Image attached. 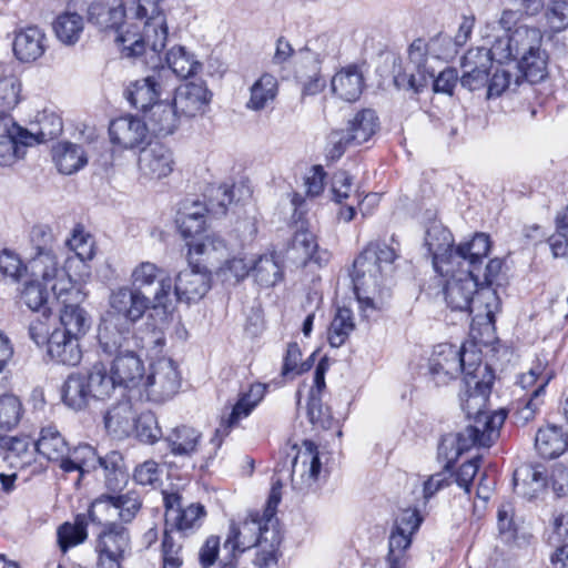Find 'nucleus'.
<instances>
[{
  "label": "nucleus",
  "mask_w": 568,
  "mask_h": 568,
  "mask_svg": "<svg viewBox=\"0 0 568 568\" xmlns=\"http://www.w3.org/2000/svg\"><path fill=\"white\" fill-rule=\"evenodd\" d=\"M537 33L536 39L526 40V45H520L518 51V68L523 77L530 83H537L547 75L548 55L541 50L542 34L539 29L530 28Z\"/></svg>",
  "instance_id": "obj_21"
},
{
  "label": "nucleus",
  "mask_w": 568,
  "mask_h": 568,
  "mask_svg": "<svg viewBox=\"0 0 568 568\" xmlns=\"http://www.w3.org/2000/svg\"><path fill=\"white\" fill-rule=\"evenodd\" d=\"M162 0H133L128 7L129 17L143 23V36L135 39L129 34H120L118 41L123 45L128 57H140L150 53L151 59L161 62L160 53L166 45L168 24L163 10L160 7Z\"/></svg>",
  "instance_id": "obj_4"
},
{
  "label": "nucleus",
  "mask_w": 568,
  "mask_h": 568,
  "mask_svg": "<svg viewBox=\"0 0 568 568\" xmlns=\"http://www.w3.org/2000/svg\"><path fill=\"white\" fill-rule=\"evenodd\" d=\"M47 49L45 33L36 26L20 29L14 33L12 50L14 57L23 63L38 60Z\"/></svg>",
  "instance_id": "obj_26"
},
{
  "label": "nucleus",
  "mask_w": 568,
  "mask_h": 568,
  "mask_svg": "<svg viewBox=\"0 0 568 568\" xmlns=\"http://www.w3.org/2000/svg\"><path fill=\"white\" fill-rule=\"evenodd\" d=\"M331 88L335 95L347 102L359 99L364 89V77L356 65L341 69L331 80Z\"/></svg>",
  "instance_id": "obj_35"
},
{
  "label": "nucleus",
  "mask_w": 568,
  "mask_h": 568,
  "mask_svg": "<svg viewBox=\"0 0 568 568\" xmlns=\"http://www.w3.org/2000/svg\"><path fill=\"white\" fill-rule=\"evenodd\" d=\"M153 302L150 297L131 286H121L113 290L109 297L110 310L108 317H115L119 322L134 327L145 312L151 307Z\"/></svg>",
  "instance_id": "obj_14"
},
{
  "label": "nucleus",
  "mask_w": 568,
  "mask_h": 568,
  "mask_svg": "<svg viewBox=\"0 0 568 568\" xmlns=\"http://www.w3.org/2000/svg\"><path fill=\"white\" fill-rule=\"evenodd\" d=\"M118 387L133 389L142 386L144 366L140 357L129 348L125 353L114 356L110 369Z\"/></svg>",
  "instance_id": "obj_25"
},
{
  "label": "nucleus",
  "mask_w": 568,
  "mask_h": 568,
  "mask_svg": "<svg viewBox=\"0 0 568 568\" xmlns=\"http://www.w3.org/2000/svg\"><path fill=\"white\" fill-rule=\"evenodd\" d=\"M439 456H444L447 459V463L445 465V469L442 473H437L432 475L428 480L424 484V498L428 500L432 498L438 490H440L444 487L449 486L452 478H453V463L458 457L455 456V445L454 446H447L444 449V453L440 454L438 450Z\"/></svg>",
  "instance_id": "obj_56"
},
{
  "label": "nucleus",
  "mask_w": 568,
  "mask_h": 568,
  "mask_svg": "<svg viewBox=\"0 0 568 568\" xmlns=\"http://www.w3.org/2000/svg\"><path fill=\"white\" fill-rule=\"evenodd\" d=\"M98 467L103 471L104 483L109 490H120L128 481L129 471L120 452L112 450L99 456Z\"/></svg>",
  "instance_id": "obj_42"
},
{
  "label": "nucleus",
  "mask_w": 568,
  "mask_h": 568,
  "mask_svg": "<svg viewBox=\"0 0 568 568\" xmlns=\"http://www.w3.org/2000/svg\"><path fill=\"white\" fill-rule=\"evenodd\" d=\"M321 469L317 445L312 440H304L292 464L293 488L301 493L314 490Z\"/></svg>",
  "instance_id": "obj_18"
},
{
  "label": "nucleus",
  "mask_w": 568,
  "mask_h": 568,
  "mask_svg": "<svg viewBox=\"0 0 568 568\" xmlns=\"http://www.w3.org/2000/svg\"><path fill=\"white\" fill-rule=\"evenodd\" d=\"M51 290L62 305L60 323L63 328L60 332L83 336L90 327V321L87 312L79 305L80 291L72 284L69 275L55 280Z\"/></svg>",
  "instance_id": "obj_10"
},
{
  "label": "nucleus",
  "mask_w": 568,
  "mask_h": 568,
  "mask_svg": "<svg viewBox=\"0 0 568 568\" xmlns=\"http://www.w3.org/2000/svg\"><path fill=\"white\" fill-rule=\"evenodd\" d=\"M109 135L113 144L125 150H143L149 144V128L135 116L114 119L109 125Z\"/></svg>",
  "instance_id": "obj_20"
},
{
  "label": "nucleus",
  "mask_w": 568,
  "mask_h": 568,
  "mask_svg": "<svg viewBox=\"0 0 568 568\" xmlns=\"http://www.w3.org/2000/svg\"><path fill=\"white\" fill-rule=\"evenodd\" d=\"M23 405L20 398L13 394H3L0 396V429L10 432L21 422L23 416Z\"/></svg>",
  "instance_id": "obj_57"
},
{
  "label": "nucleus",
  "mask_w": 568,
  "mask_h": 568,
  "mask_svg": "<svg viewBox=\"0 0 568 568\" xmlns=\"http://www.w3.org/2000/svg\"><path fill=\"white\" fill-rule=\"evenodd\" d=\"M273 530L280 529L266 521L260 510H252L243 521L231 523L224 549L230 550L232 556H235L236 551L244 552L260 542L262 545Z\"/></svg>",
  "instance_id": "obj_11"
},
{
  "label": "nucleus",
  "mask_w": 568,
  "mask_h": 568,
  "mask_svg": "<svg viewBox=\"0 0 568 568\" xmlns=\"http://www.w3.org/2000/svg\"><path fill=\"white\" fill-rule=\"evenodd\" d=\"M30 243L36 251L33 255V268L47 283L68 274L58 267L54 254V235L47 224H37L31 229Z\"/></svg>",
  "instance_id": "obj_13"
},
{
  "label": "nucleus",
  "mask_w": 568,
  "mask_h": 568,
  "mask_svg": "<svg viewBox=\"0 0 568 568\" xmlns=\"http://www.w3.org/2000/svg\"><path fill=\"white\" fill-rule=\"evenodd\" d=\"M544 405V397L529 395L527 398L518 399L511 408V419L516 425L525 426L535 419L540 407Z\"/></svg>",
  "instance_id": "obj_62"
},
{
  "label": "nucleus",
  "mask_w": 568,
  "mask_h": 568,
  "mask_svg": "<svg viewBox=\"0 0 568 568\" xmlns=\"http://www.w3.org/2000/svg\"><path fill=\"white\" fill-rule=\"evenodd\" d=\"M427 43L423 39L414 40L408 48L407 64L394 75L395 85L418 93L433 81L435 92L452 94L458 82L457 70L446 68L435 77V71L427 65Z\"/></svg>",
  "instance_id": "obj_5"
},
{
  "label": "nucleus",
  "mask_w": 568,
  "mask_h": 568,
  "mask_svg": "<svg viewBox=\"0 0 568 568\" xmlns=\"http://www.w3.org/2000/svg\"><path fill=\"white\" fill-rule=\"evenodd\" d=\"M211 288V275L205 268L192 265L181 271L175 280L174 295L187 304L199 302Z\"/></svg>",
  "instance_id": "obj_22"
},
{
  "label": "nucleus",
  "mask_w": 568,
  "mask_h": 568,
  "mask_svg": "<svg viewBox=\"0 0 568 568\" xmlns=\"http://www.w3.org/2000/svg\"><path fill=\"white\" fill-rule=\"evenodd\" d=\"M0 447L7 452V459L11 463L17 462L19 467H24L31 463L34 455V440L28 436L0 437Z\"/></svg>",
  "instance_id": "obj_51"
},
{
  "label": "nucleus",
  "mask_w": 568,
  "mask_h": 568,
  "mask_svg": "<svg viewBox=\"0 0 568 568\" xmlns=\"http://www.w3.org/2000/svg\"><path fill=\"white\" fill-rule=\"evenodd\" d=\"M481 352L475 345L460 348L448 343H442L434 347L428 359V373L432 381L437 385H447L450 381L463 373L468 377V373H474L483 366Z\"/></svg>",
  "instance_id": "obj_7"
},
{
  "label": "nucleus",
  "mask_w": 568,
  "mask_h": 568,
  "mask_svg": "<svg viewBox=\"0 0 568 568\" xmlns=\"http://www.w3.org/2000/svg\"><path fill=\"white\" fill-rule=\"evenodd\" d=\"M116 516V505L114 495L103 494L95 498L88 510V517L91 524L101 528L105 524H115L113 518Z\"/></svg>",
  "instance_id": "obj_58"
},
{
  "label": "nucleus",
  "mask_w": 568,
  "mask_h": 568,
  "mask_svg": "<svg viewBox=\"0 0 568 568\" xmlns=\"http://www.w3.org/2000/svg\"><path fill=\"white\" fill-rule=\"evenodd\" d=\"M143 114L149 132L160 136L172 134L179 128L182 118L169 99H161Z\"/></svg>",
  "instance_id": "obj_27"
},
{
  "label": "nucleus",
  "mask_w": 568,
  "mask_h": 568,
  "mask_svg": "<svg viewBox=\"0 0 568 568\" xmlns=\"http://www.w3.org/2000/svg\"><path fill=\"white\" fill-rule=\"evenodd\" d=\"M126 14H129V10L125 8V0H93L88 8L89 23H92L100 30H114L116 37L120 34H129L131 38L135 36V39L142 37L143 32L139 34L131 33L129 30L125 32L120 31ZM115 42L121 48L123 57L129 58L123 51V45L118 41V38H115Z\"/></svg>",
  "instance_id": "obj_16"
},
{
  "label": "nucleus",
  "mask_w": 568,
  "mask_h": 568,
  "mask_svg": "<svg viewBox=\"0 0 568 568\" xmlns=\"http://www.w3.org/2000/svg\"><path fill=\"white\" fill-rule=\"evenodd\" d=\"M95 535L97 568H122L125 552L130 549V535L120 524H105Z\"/></svg>",
  "instance_id": "obj_12"
},
{
  "label": "nucleus",
  "mask_w": 568,
  "mask_h": 568,
  "mask_svg": "<svg viewBox=\"0 0 568 568\" xmlns=\"http://www.w3.org/2000/svg\"><path fill=\"white\" fill-rule=\"evenodd\" d=\"M78 336L54 329L48 339V355L58 364L75 366L81 362L82 352Z\"/></svg>",
  "instance_id": "obj_29"
},
{
  "label": "nucleus",
  "mask_w": 568,
  "mask_h": 568,
  "mask_svg": "<svg viewBox=\"0 0 568 568\" xmlns=\"http://www.w3.org/2000/svg\"><path fill=\"white\" fill-rule=\"evenodd\" d=\"M83 375L92 400H105L118 388L116 382L103 363H95Z\"/></svg>",
  "instance_id": "obj_44"
},
{
  "label": "nucleus",
  "mask_w": 568,
  "mask_h": 568,
  "mask_svg": "<svg viewBox=\"0 0 568 568\" xmlns=\"http://www.w3.org/2000/svg\"><path fill=\"white\" fill-rule=\"evenodd\" d=\"M99 455L95 449L88 444H80L73 448L69 446L65 457L58 464L62 471H79L81 476L98 468Z\"/></svg>",
  "instance_id": "obj_41"
},
{
  "label": "nucleus",
  "mask_w": 568,
  "mask_h": 568,
  "mask_svg": "<svg viewBox=\"0 0 568 568\" xmlns=\"http://www.w3.org/2000/svg\"><path fill=\"white\" fill-rule=\"evenodd\" d=\"M556 376L552 367L549 366L546 358L537 357L530 369L519 377V384L524 389H532L530 395L544 397L546 387Z\"/></svg>",
  "instance_id": "obj_46"
},
{
  "label": "nucleus",
  "mask_w": 568,
  "mask_h": 568,
  "mask_svg": "<svg viewBox=\"0 0 568 568\" xmlns=\"http://www.w3.org/2000/svg\"><path fill=\"white\" fill-rule=\"evenodd\" d=\"M53 30L61 42L74 44L83 31V19L75 12H64L57 17Z\"/></svg>",
  "instance_id": "obj_54"
},
{
  "label": "nucleus",
  "mask_w": 568,
  "mask_h": 568,
  "mask_svg": "<svg viewBox=\"0 0 568 568\" xmlns=\"http://www.w3.org/2000/svg\"><path fill=\"white\" fill-rule=\"evenodd\" d=\"M282 541V536L280 530L271 531V536L263 540V544H257L255 547L258 548L254 565L260 568H267L270 566L276 565L278 559V547Z\"/></svg>",
  "instance_id": "obj_63"
},
{
  "label": "nucleus",
  "mask_w": 568,
  "mask_h": 568,
  "mask_svg": "<svg viewBox=\"0 0 568 568\" xmlns=\"http://www.w3.org/2000/svg\"><path fill=\"white\" fill-rule=\"evenodd\" d=\"M183 546L171 530L164 529L161 541L162 568H180L183 565Z\"/></svg>",
  "instance_id": "obj_61"
},
{
  "label": "nucleus",
  "mask_w": 568,
  "mask_h": 568,
  "mask_svg": "<svg viewBox=\"0 0 568 568\" xmlns=\"http://www.w3.org/2000/svg\"><path fill=\"white\" fill-rule=\"evenodd\" d=\"M28 146L31 145L22 138V128L10 115L0 116V165L9 166L23 158Z\"/></svg>",
  "instance_id": "obj_24"
},
{
  "label": "nucleus",
  "mask_w": 568,
  "mask_h": 568,
  "mask_svg": "<svg viewBox=\"0 0 568 568\" xmlns=\"http://www.w3.org/2000/svg\"><path fill=\"white\" fill-rule=\"evenodd\" d=\"M545 18L554 32L568 28V0H546Z\"/></svg>",
  "instance_id": "obj_64"
},
{
  "label": "nucleus",
  "mask_w": 568,
  "mask_h": 568,
  "mask_svg": "<svg viewBox=\"0 0 568 568\" xmlns=\"http://www.w3.org/2000/svg\"><path fill=\"white\" fill-rule=\"evenodd\" d=\"M63 131L62 119L54 112H43L32 130L22 128V138L36 145L57 139Z\"/></svg>",
  "instance_id": "obj_43"
},
{
  "label": "nucleus",
  "mask_w": 568,
  "mask_h": 568,
  "mask_svg": "<svg viewBox=\"0 0 568 568\" xmlns=\"http://www.w3.org/2000/svg\"><path fill=\"white\" fill-rule=\"evenodd\" d=\"M180 386L181 375L178 366L171 358L165 357L151 364L150 374L142 384L149 399L154 402L172 398Z\"/></svg>",
  "instance_id": "obj_15"
},
{
  "label": "nucleus",
  "mask_w": 568,
  "mask_h": 568,
  "mask_svg": "<svg viewBox=\"0 0 568 568\" xmlns=\"http://www.w3.org/2000/svg\"><path fill=\"white\" fill-rule=\"evenodd\" d=\"M140 168L146 175L168 178L173 172L172 152L162 144L141 150Z\"/></svg>",
  "instance_id": "obj_38"
},
{
  "label": "nucleus",
  "mask_w": 568,
  "mask_h": 568,
  "mask_svg": "<svg viewBox=\"0 0 568 568\" xmlns=\"http://www.w3.org/2000/svg\"><path fill=\"white\" fill-rule=\"evenodd\" d=\"M53 161L61 174L71 175L84 168L89 158L83 146L63 142L53 149Z\"/></svg>",
  "instance_id": "obj_40"
},
{
  "label": "nucleus",
  "mask_w": 568,
  "mask_h": 568,
  "mask_svg": "<svg viewBox=\"0 0 568 568\" xmlns=\"http://www.w3.org/2000/svg\"><path fill=\"white\" fill-rule=\"evenodd\" d=\"M172 89L171 71L163 64H156L148 75L130 82L124 97L133 108L144 113Z\"/></svg>",
  "instance_id": "obj_8"
},
{
  "label": "nucleus",
  "mask_w": 568,
  "mask_h": 568,
  "mask_svg": "<svg viewBox=\"0 0 568 568\" xmlns=\"http://www.w3.org/2000/svg\"><path fill=\"white\" fill-rule=\"evenodd\" d=\"M158 283L159 288L154 293L153 307L168 308L171 304L172 280L168 272L155 263L145 261L139 263L131 272L132 288L142 291Z\"/></svg>",
  "instance_id": "obj_17"
},
{
  "label": "nucleus",
  "mask_w": 568,
  "mask_h": 568,
  "mask_svg": "<svg viewBox=\"0 0 568 568\" xmlns=\"http://www.w3.org/2000/svg\"><path fill=\"white\" fill-rule=\"evenodd\" d=\"M425 246L433 260V266L439 275L453 272V252L455 251L452 232L442 224H432L425 234Z\"/></svg>",
  "instance_id": "obj_19"
},
{
  "label": "nucleus",
  "mask_w": 568,
  "mask_h": 568,
  "mask_svg": "<svg viewBox=\"0 0 568 568\" xmlns=\"http://www.w3.org/2000/svg\"><path fill=\"white\" fill-rule=\"evenodd\" d=\"M134 327L119 322L115 317H105L99 327V345L108 356H116L131 349Z\"/></svg>",
  "instance_id": "obj_23"
},
{
  "label": "nucleus",
  "mask_w": 568,
  "mask_h": 568,
  "mask_svg": "<svg viewBox=\"0 0 568 568\" xmlns=\"http://www.w3.org/2000/svg\"><path fill=\"white\" fill-rule=\"evenodd\" d=\"M494 378V372L487 364L474 373H468V377H463L464 388L459 394L460 407L468 419H474V424L456 435L444 436L439 444L440 454L447 446L455 445V456H459L475 446L490 447L498 438L507 413L504 409L491 414L485 410Z\"/></svg>",
  "instance_id": "obj_1"
},
{
  "label": "nucleus",
  "mask_w": 568,
  "mask_h": 568,
  "mask_svg": "<svg viewBox=\"0 0 568 568\" xmlns=\"http://www.w3.org/2000/svg\"><path fill=\"white\" fill-rule=\"evenodd\" d=\"M61 398L65 406L80 412L85 409L92 398L83 372L71 373L61 388Z\"/></svg>",
  "instance_id": "obj_39"
},
{
  "label": "nucleus",
  "mask_w": 568,
  "mask_h": 568,
  "mask_svg": "<svg viewBox=\"0 0 568 568\" xmlns=\"http://www.w3.org/2000/svg\"><path fill=\"white\" fill-rule=\"evenodd\" d=\"M34 449L47 460L59 464L69 452V443L55 425L49 424L41 427Z\"/></svg>",
  "instance_id": "obj_34"
},
{
  "label": "nucleus",
  "mask_w": 568,
  "mask_h": 568,
  "mask_svg": "<svg viewBox=\"0 0 568 568\" xmlns=\"http://www.w3.org/2000/svg\"><path fill=\"white\" fill-rule=\"evenodd\" d=\"M278 84L274 75L263 73L251 87L250 99L245 106L252 111H262L272 103L277 95Z\"/></svg>",
  "instance_id": "obj_47"
},
{
  "label": "nucleus",
  "mask_w": 568,
  "mask_h": 568,
  "mask_svg": "<svg viewBox=\"0 0 568 568\" xmlns=\"http://www.w3.org/2000/svg\"><path fill=\"white\" fill-rule=\"evenodd\" d=\"M537 33L528 27H519L514 32L506 37L498 38L487 49L488 55L491 57V61H496L498 65H501L505 61L515 60L518 58V51L520 45H526L528 39H536Z\"/></svg>",
  "instance_id": "obj_31"
},
{
  "label": "nucleus",
  "mask_w": 568,
  "mask_h": 568,
  "mask_svg": "<svg viewBox=\"0 0 568 568\" xmlns=\"http://www.w3.org/2000/svg\"><path fill=\"white\" fill-rule=\"evenodd\" d=\"M355 329L353 312L347 307L337 308L328 328V343L332 347H341Z\"/></svg>",
  "instance_id": "obj_52"
},
{
  "label": "nucleus",
  "mask_w": 568,
  "mask_h": 568,
  "mask_svg": "<svg viewBox=\"0 0 568 568\" xmlns=\"http://www.w3.org/2000/svg\"><path fill=\"white\" fill-rule=\"evenodd\" d=\"M44 284L40 282H29L24 285V288L21 292V303L24 304L30 311L39 312L44 318L49 317L50 308L48 307V290L47 285L51 282H55V280L45 282Z\"/></svg>",
  "instance_id": "obj_53"
},
{
  "label": "nucleus",
  "mask_w": 568,
  "mask_h": 568,
  "mask_svg": "<svg viewBox=\"0 0 568 568\" xmlns=\"http://www.w3.org/2000/svg\"><path fill=\"white\" fill-rule=\"evenodd\" d=\"M378 128L379 121L374 110L363 109L358 111L347 122L346 129L336 130L331 133L329 143L332 146L327 151V158L331 160L339 159L347 148L367 142Z\"/></svg>",
  "instance_id": "obj_9"
},
{
  "label": "nucleus",
  "mask_w": 568,
  "mask_h": 568,
  "mask_svg": "<svg viewBox=\"0 0 568 568\" xmlns=\"http://www.w3.org/2000/svg\"><path fill=\"white\" fill-rule=\"evenodd\" d=\"M252 274L261 286L272 287L282 281L283 268L275 254H265L253 262Z\"/></svg>",
  "instance_id": "obj_50"
},
{
  "label": "nucleus",
  "mask_w": 568,
  "mask_h": 568,
  "mask_svg": "<svg viewBox=\"0 0 568 568\" xmlns=\"http://www.w3.org/2000/svg\"><path fill=\"white\" fill-rule=\"evenodd\" d=\"M474 28V18L464 17L459 24L458 31L454 38L449 36L439 34L432 40L430 45H445L446 49L443 52L445 59L453 58L457 52L458 48L466 44Z\"/></svg>",
  "instance_id": "obj_55"
},
{
  "label": "nucleus",
  "mask_w": 568,
  "mask_h": 568,
  "mask_svg": "<svg viewBox=\"0 0 568 568\" xmlns=\"http://www.w3.org/2000/svg\"><path fill=\"white\" fill-rule=\"evenodd\" d=\"M168 65L165 69L171 71V81L173 75L186 79L195 75L202 68L201 62L194 59V55L186 51L182 45L173 47L165 55Z\"/></svg>",
  "instance_id": "obj_48"
},
{
  "label": "nucleus",
  "mask_w": 568,
  "mask_h": 568,
  "mask_svg": "<svg viewBox=\"0 0 568 568\" xmlns=\"http://www.w3.org/2000/svg\"><path fill=\"white\" fill-rule=\"evenodd\" d=\"M27 273V265L20 256L10 251L0 252V282L18 283Z\"/></svg>",
  "instance_id": "obj_59"
},
{
  "label": "nucleus",
  "mask_w": 568,
  "mask_h": 568,
  "mask_svg": "<svg viewBox=\"0 0 568 568\" xmlns=\"http://www.w3.org/2000/svg\"><path fill=\"white\" fill-rule=\"evenodd\" d=\"M398 257L396 248L385 242H371L353 263L352 281L361 310L378 308L376 298L386 294L387 282Z\"/></svg>",
  "instance_id": "obj_3"
},
{
  "label": "nucleus",
  "mask_w": 568,
  "mask_h": 568,
  "mask_svg": "<svg viewBox=\"0 0 568 568\" xmlns=\"http://www.w3.org/2000/svg\"><path fill=\"white\" fill-rule=\"evenodd\" d=\"M444 287L447 306L452 311L467 312L471 317L470 331L477 336L489 335L495 329V315L500 311L496 288L479 287V275L473 270L450 272Z\"/></svg>",
  "instance_id": "obj_2"
},
{
  "label": "nucleus",
  "mask_w": 568,
  "mask_h": 568,
  "mask_svg": "<svg viewBox=\"0 0 568 568\" xmlns=\"http://www.w3.org/2000/svg\"><path fill=\"white\" fill-rule=\"evenodd\" d=\"M136 412L130 399H122L104 415V426L118 437L129 436L134 429Z\"/></svg>",
  "instance_id": "obj_37"
},
{
  "label": "nucleus",
  "mask_w": 568,
  "mask_h": 568,
  "mask_svg": "<svg viewBox=\"0 0 568 568\" xmlns=\"http://www.w3.org/2000/svg\"><path fill=\"white\" fill-rule=\"evenodd\" d=\"M164 439L174 456L190 457L197 450L201 434L193 427L181 425L173 428Z\"/></svg>",
  "instance_id": "obj_45"
},
{
  "label": "nucleus",
  "mask_w": 568,
  "mask_h": 568,
  "mask_svg": "<svg viewBox=\"0 0 568 568\" xmlns=\"http://www.w3.org/2000/svg\"><path fill=\"white\" fill-rule=\"evenodd\" d=\"M290 250L293 257L302 265L310 262L323 265L329 260V253L326 250H321L315 235L303 226L295 232Z\"/></svg>",
  "instance_id": "obj_33"
},
{
  "label": "nucleus",
  "mask_w": 568,
  "mask_h": 568,
  "mask_svg": "<svg viewBox=\"0 0 568 568\" xmlns=\"http://www.w3.org/2000/svg\"><path fill=\"white\" fill-rule=\"evenodd\" d=\"M171 101L182 118H192L210 102V92L204 85L190 82L174 89Z\"/></svg>",
  "instance_id": "obj_28"
},
{
  "label": "nucleus",
  "mask_w": 568,
  "mask_h": 568,
  "mask_svg": "<svg viewBox=\"0 0 568 568\" xmlns=\"http://www.w3.org/2000/svg\"><path fill=\"white\" fill-rule=\"evenodd\" d=\"M231 181V184L227 182L211 183L205 193L207 203L194 201L191 206L185 204L179 211L176 224L179 232L184 239L194 237L204 230L205 215L209 210H214L217 206L224 213L227 205L234 201H240L241 196H236V190L241 192L242 189H245V192L250 193L243 180L240 181L239 186L233 180Z\"/></svg>",
  "instance_id": "obj_6"
},
{
  "label": "nucleus",
  "mask_w": 568,
  "mask_h": 568,
  "mask_svg": "<svg viewBox=\"0 0 568 568\" xmlns=\"http://www.w3.org/2000/svg\"><path fill=\"white\" fill-rule=\"evenodd\" d=\"M300 61L303 65H310L311 73L303 81V94L315 95L326 85V81L321 75V63L323 55L305 47L300 51Z\"/></svg>",
  "instance_id": "obj_49"
},
{
  "label": "nucleus",
  "mask_w": 568,
  "mask_h": 568,
  "mask_svg": "<svg viewBox=\"0 0 568 568\" xmlns=\"http://www.w3.org/2000/svg\"><path fill=\"white\" fill-rule=\"evenodd\" d=\"M87 524L79 515L74 524L64 523L58 529V540L61 549L65 551L68 548L74 547L83 542L87 538Z\"/></svg>",
  "instance_id": "obj_60"
},
{
  "label": "nucleus",
  "mask_w": 568,
  "mask_h": 568,
  "mask_svg": "<svg viewBox=\"0 0 568 568\" xmlns=\"http://www.w3.org/2000/svg\"><path fill=\"white\" fill-rule=\"evenodd\" d=\"M491 248V241L486 233H476L468 242L455 246L453 252V270L455 266L467 264V270L476 273L477 266L487 257Z\"/></svg>",
  "instance_id": "obj_30"
},
{
  "label": "nucleus",
  "mask_w": 568,
  "mask_h": 568,
  "mask_svg": "<svg viewBox=\"0 0 568 568\" xmlns=\"http://www.w3.org/2000/svg\"><path fill=\"white\" fill-rule=\"evenodd\" d=\"M535 447L542 458H557L568 449V434L560 426L547 425L538 429Z\"/></svg>",
  "instance_id": "obj_36"
},
{
  "label": "nucleus",
  "mask_w": 568,
  "mask_h": 568,
  "mask_svg": "<svg viewBox=\"0 0 568 568\" xmlns=\"http://www.w3.org/2000/svg\"><path fill=\"white\" fill-rule=\"evenodd\" d=\"M206 516L205 507L202 504H190L186 507H179L178 511L171 510L165 520L166 530L178 532L182 537L196 531L203 524Z\"/></svg>",
  "instance_id": "obj_32"
}]
</instances>
